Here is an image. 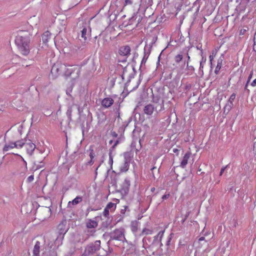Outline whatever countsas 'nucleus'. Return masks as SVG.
I'll return each instance as SVG.
<instances>
[{"instance_id": "f257e3e1", "label": "nucleus", "mask_w": 256, "mask_h": 256, "mask_svg": "<svg viewBox=\"0 0 256 256\" xmlns=\"http://www.w3.org/2000/svg\"><path fill=\"white\" fill-rule=\"evenodd\" d=\"M80 73V68L78 66L70 65L67 64H54L51 70L52 75L56 78L62 74L66 78L71 77L72 81L78 78Z\"/></svg>"}, {"instance_id": "f03ea898", "label": "nucleus", "mask_w": 256, "mask_h": 256, "mask_svg": "<svg viewBox=\"0 0 256 256\" xmlns=\"http://www.w3.org/2000/svg\"><path fill=\"white\" fill-rule=\"evenodd\" d=\"M30 38L27 32L20 31L18 33L15 38V44L18 51L24 56L30 53Z\"/></svg>"}, {"instance_id": "7ed1b4c3", "label": "nucleus", "mask_w": 256, "mask_h": 256, "mask_svg": "<svg viewBox=\"0 0 256 256\" xmlns=\"http://www.w3.org/2000/svg\"><path fill=\"white\" fill-rule=\"evenodd\" d=\"M101 248V242L96 240L93 242H90L85 248L82 256H92L100 250Z\"/></svg>"}, {"instance_id": "20e7f679", "label": "nucleus", "mask_w": 256, "mask_h": 256, "mask_svg": "<svg viewBox=\"0 0 256 256\" xmlns=\"http://www.w3.org/2000/svg\"><path fill=\"white\" fill-rule=\"evenodd\" d=\"M144 112L147 116H152L154 112L157 114L163 111L162 104L159 105H154L152 104H148L144 108Z\"/></svg>"}, {"instance_id": "39448f33", "label": "nucleus", "mask_w": 256, "mask_h": 256, "mask_svg": "<svg viewBox=\"0 0 256 256\" xmlns=\"http://www.w3.org/2000/svg\"><path fill=\"white\" fill-rule=\"evenodd\" d=\"M124 162L120 168V170L122 172H126L128 170L130 163L132 158V156L130 152H126L124 154Z\"/></svg>"}, {"instance_id": "423d86ee", "label": "nucleus", "mask_w": 256, "mask_h": 256, "mask_svg": "<svg viewBox=\"0 0 256 256\" xmlns=\"http://www.w3.org/2000/svg\"><path fill=\"white\" fill-rule=\"evenodd\" d=\"M111 240L124 241L126 240L124 234V230L122 228L116 229L110 234Z\"/></svg>"}, {"instance_id": "0eeeda50", "label": "nucleus", "mask_w": 256, "mask_h": 256, "mask_svg": "<svg viewBox=\"0 0 256 256\" xmlns=\"http://www.w3.org/2000/svg\"><path fill=\"white\" fill-rule=\"evenodd\" d=\"M130 48L128 46H121L118 50V54L122 56H124L122 62H126L128 56L130 54Z\"/></svg>"}, {"instance_id": "6e6552de", "label": "nucleus", "mask_w": 256, "mask_h": 256, "mask_svg": "<svg viewBox=\"0 0 256 256\" xmlns=\"http://www.w3.org/2000/svg\"><path fill=\"white\" fill-rule=\"evenodd\" d=\"M130 186V181L129 178H126L122 184L121 192L125 195L128 194Z\"/></svg>"}, {"instance_id": "1a4fd4ad", "label": "nucleus", "mask_w": 256, "mask_h": 256, "mask_svg": "<svg viewBox=\"0 0 256 256\" xmlns=\"http://www.w3.org/2000/svg\"><path fill=\"white\" fill-rule=\"evenodd\" d=\"M27 153L32 156L33 154L34 151L36 149V145L32 143L30 140H27L25 144Z\"/></svg>"}, {"instance_id": "9d476101", "label": "nucleus", "mask_w": 256, "mask_h": 256, "mask_svg": "<svg viewBox=\"0 0 256 256\" xmlns=\"http://www.w3.org/2000/svg\"><path fill=\"white\" fill-rule=\"evenodd\" d=\"M164 230L160 231L158 234L154 237L153 244L159 246L161 247L162 246V240L164 234Z\"/></svg>"}, {"instance_id": "9b49d317", "label": "nucleus", "mask_w": 256, "mask_h": 256, "mask_svg": "<svg viewBox=\"0 0 256 256\" xmlns=\"http://www.w3.org/2000/svg\"><path fill=\"white\" fill-rule=\"evenodd\" d=\"M152 102L154 105H159L162 104L163 110H164V100L161 98L159 95L154 96L152 94Z\"/></svg>"}, {"instance_id": "f8f14e48", "label": "nucleus", "mask_w": 256, "mask_h": 256, "mask_svg": "<svg viewBox=\"0 0 256 256\" xmlns=\"http://www.w3.org/2000/svg\"><path fill=\"white\" fill-rule=\"evenodd\" d=\"M91 29L88 26L84 27L82 30L81 31V36L82 38L84 39V42H86L88 38L90 36Z\"/></svg>"}, {"instance_id": "ddd939ff", "label": "nucleus", "mask_w": 256, "mask_h": 256, "mask_svg": "<svg viewBox=\"0 0 256 256\" xmlns=\"http://www.w3.org/2000/svg\"><path fill=\"white\" fill-rule=\"evenodd\" d=\"M114 104V100L110 98H104L102 101V105L105 108L110 107Z\"/></svg>"}, {"instance_id": "4468645a", "label": "nucleus", "mask_w": 256, "mask_h": 256, "mask_svg": "<svg viewBox=\"0 0 256 256\" xmlns=\"http://www.w3.org/2000/svg\"><path fill=\"white\" fill-rule=\"evenodd\" d=\"M190 157V154L188 152H186L184 155L182 160L181 161L180 166L182 168H184L186 164H188V160Z\"/></svg>"}, {"instance_id": "2eb2a0df", "label": "nucleus", "mask_w": 256, "mask_h": 256, "mask_svg": "<svg viewBox=\"0 0 256 256\" xmlns=\"http://www.w3.org/2000/svg\"><path fill=\"white\" fill-rule=\"evenodd\" d=\"M40 243L36 241L33 249L32 256H40Z\"/></svg>"}, {"instance_id": "dca6fc26", "label": "nucleus", "mask_w": 256, "mask_h": 256, "mask_svg": "<svg viewBox=\"0 0 256 256\" xmlns=\"http://www.w3.org/2000/svg\"><path fill=\"white\" fill-rule=\"evenodd\" d=\"M250 1V0H241V3L239 6L237 7V8L239 9L240 12H242L245 10L246 6Z\"/></svg>"}, {"instance_id": "f3484780", "label": "nucleus", "mask_w": 256, "mask_h": 256, "mask_svg": "<svg viewBox=\"0 0 256 256\" xmlns=\"http://www.w3.org/2000/svg\"><path fill=\"white\" fill-rule=\"evenodd\" d=\"M98 226V223L96 221L90 220L86 224V228L88 229L90 228H96Z\"/></svg>"}, {"instance_id": "a211bd4d", "label": "nucleus", "mask_w": 256, "mask_h": 256, "mask_svg": "<svg viewBox=\"0 0 256 256\" xmlns=\"http://www.w3.org/2000/svg\"><path fill=\"white\" fill-rule=\"evenodd\" d=\"M224 60L223 56L222 55L219 58L218 60L217 65L214 70V72L216 74H218L222 66V62Z\"/></svg>"}, {"instance_id": "6ab92c4d", "label": "nucleus", "mask_w": 256, "mask_h": 256, "mask_svg": "<svg viewBox=\"0 0 256 256\" xmlns=\"http://www.w3.org/2000/svg\"><path fill=\"white\" fill-rule=\"evenodd\" d=\"M96 232V230H88L85 231L86 236L84 238V241L88 240L90 236H94Z\"/></svg>"}, {"instance_id": "aec40b11", "label": "nucleus", "mask_w": 256, "mask_h": 256, "mask_svg": "<svg viewBox=\"0 0 256 256\" xmlns=\"http://www.w3.org/2000/svg\"><path fill=\"white\" fill-rule=\"evenodd\" d=\"M150 50H148L146 51V48H144V54L143 58L141 61L140 66H142V64H144V65L145 64L150 56Z\"/></svg>"}, {"instance_id": "412c9836", "label": "nucleus", "mask_w": 256, "mask_h": 256, "mask_svg": "<svg viewBox=\"0 0 256 256\" xmlns=\"http://www.w3.org/2000/svg\"><path fill=\"white\" fill-rule=\"evenodd\" d=\"M82 197L80 196H77L72 202H69L68 203V206H70L72 204V205H76L82 202Z\"/></svg>"}, {"instance_id": "4be33fe9", "label": "nucleus", "mask_w": 256, "mask_h": 256, "mask_svg": "<svg viewBox=\"0 0 256 256\" xmlns=\"http://www.w3.org/2000/svg\"><path fill=\"white\" fill-rule=\"evenodd\" d=\"M51 34L48 31L45 32L42 35V40L44 43L46 44L48 42L50 39Z\"/></svg>"}, {"instance_id": "5701e85b", "label": "nucleus", "mask_w": 256, "mask_h": 256, "mask_svg": "<svg viewBox=\"0 0 256 256\" xmlns=\"http://www.w3.org/2000/svg\"><path fill=\"white\" fill-rule=\"evenodd\" d=\"M236 98V94H232L230 96V98L228 100V102L230 104V105L228 106V105H226V106L224 107V111L226 110V108L227 107H228V112L230 110L231 108H232V106L233 105V102L234 100Z\"/></svg>"}, {"instance_id": "b1692460", "label": "nucleus", "mask_w": 256, "mask_h": 256, "mask_svg": "<svg viewBox=\"0 0 256 256\" xmlns=\"http://www.w3.org/2000/svg\"><path fill=\"white\" fill-rule=\"evenodd\" d=\"M26 139H22L20 140H18L16 142H14V144L16 145V148H22L24 145H25V144L26 141Z\"/></svg>"}, {"instance_id": "393cba45", "label": "nucleus", "mask_w": 256, "mask_h": 256, "mask_svg": "<svg viewBox=\"0 0 256 256\" xmlns=\"http://www.w3.org/2000/svg\"><path fill=\"white\" fill-rule=\"evenodd\" d=\"M16 145L14 144V142H10L9 144H6L4 146L3 148V151L4 152H7L10 149L16 148Z\"/></svg>"}, {"instance_id": "a878e982", "label": "nucleus", "mask_w": 256, "mask_h": 256, "mask_svg": "<svg viewBox=\"0 0 256 256\" xmlns=\"http://www.w3.org/2000/svg\"><path fill=\"white\" fill-rule=\"evenodd\" d=\"M112 150H110L108 156H109V160H108V164L110 166V168H112V164H113V156L112 155Z\"/></svg>"}, {"instance_id": "bb28decb", "label": "nucleus", "mask_w": 256, "mask_h": 256, "mask_svg": "<svg viewBox=\"0 0 256 256\" xmlns=\"http://www.w3.org/2000/svg\"><path fill=\"white\" fill-rule=\"evenodd\" d=\"M182 58L183 56L182 54H178L174 58V61L176 64L180 63L182 60Z\"/></svg>"}, {"instance_id": "cd10ccee", "label": "nucleus", "mask_w": 256, "mask_h": 256, "mask_svg": "<svg viewBox=\"0 0 256 256\" xmlns=\"http://www.w3.org/2000/svg\"><path fill=\"white\" fill-rule=\"evenodd\" d=\"M116 207V205L115 204L113 203V202H108L106 208L108 209V210H110V209H114Z\"/></svg>"}, {"instance_id": "c85d7f7f", "label": "nucleus", "mask_w": 256, "mask_h": 256, "mask_svg": "<svg viewBox=\"0 0 256 256\" xmlns=\"http://www.w3.org/2000/svg\"><path fill=\"white\" fill-rule=\"evenodd\" d=\"M152 230L148 228H144L142 231V234L148 235L152 234Z\"/></svg>"}, {"instance_id": "c756f323", "label": "nucleus", "mask_w": 256, "mask_h": 256, "mask_svg": "<svg viewBox=\"0 0 256 256\" xmlns=\"http://www.w3.org/2000/svg\"><path fill=\"white\" fill-rule=\"evenodd\" d=\"M44 163L43 161H41L39 162V164H36V162H34V166L36 167V170L40 169L42 168H43L44 166Z\"/></svg>"}, {"instance_id": "7c9ffc66", "label": "nucleus", "mask_w": 256, "mask_h": 256, "mask_svg": "<svg viewBox=\"0 0 256 256\" xmlns=\"http://www.w3.org/2000/svg\"><path fill=\"white\" fill-rule=\"evenodd\" d=\"M216 52L214 50H212L209 56L210 61L211 65L212 64V61L213 60L214 58L216 56Z\"/></svg>"}, {"instance_id": "2f4dec72", "label": "nucleus", "mask_w": 256, "mask_h": 256, "mask_svg": "<svg viewBox=\"0 0 256 256\" xmlns=\"http://www.w3.org/2000/svg\"><path fill=\"white\" fill-rule=\"evenodd\" d=\"M42 210L44 212L48 213V216H50L51 214V209L48 207H42Z\"/></svg>"}, {"instance_id": "473e14b6", "label": "nucleus", "mask_w": 256, "mask_h": 256, "mask_svg": "<svg viewBox=\"0 0 256 256\" xmlns=\"http://www.w3.org/2000/svg\"><path fill=\"white\" fill-rule=\"evenodd\" d=\"M34 180V176L31 175L27 178L26 181L27 182L30 183V182H32Z\"/></svg>"}, {"instance_id": "72a5a7b5", "label": "nucleus", "mask_w": 256, "mask_h": 256, "mask_svg": "<svg viewBox=\"0 0 256 256\" xmlns=\"http://www.w3.org/2000/svg\"><path fill=\"white\" fill-rule=\"evenodd\" d=\"M120 142L119 140H117L114 143V145L110 148V150H112V151L116 148V146Z\"/></svg>"}, {"instance_id": "f704fd0d", "label": "nucleus", "mask_w": 256, "mask_h": 256, "mask_svg": "<svg viewBox=\"0 0 256 256\" xmlns=\"http://www.w3.org/2000/svg\"><path fill=\"white\" fill-rule=\"evenodd\" d=\"M103 215L106 218H107L109 215V210L106 208L104 209V210L103 212Z\"/></svg>"}, {"instance_id": "c9c22d12", "label": "nucleus", "mask_w": 256, "mask_h": 256, "mask_svg": "<svg viewBox=\"0 0 256 256\" xmlns=\"http://www.w3.org/2000/svg\"><path fill=\"white\" fill-rule=\"evenodd\" d=\"M248 28H242L240 31V35H244L245 34L246 32L248 30Z\"/></svg>"}, {"instance_id": "e433bc0d", "label": "nucleus", "mask_w": 256, "mask_h": 256, "mask_svg": "<svg viewBox=\"0 0 256 256\" xmlns=\"http://www.w3.org/2000/svg\"><path fill=\"white\" fill-rule=\"evenodd\" d=\"M186 68L190 72H192L194 70V66H189V64H188V66H186Z\"/></svg>"}, {"instance_id": "4c0bfd02", "label": "nucleus", "mask_w": 256, "mask_h": 256, "mask_svg": "<svg viewBox=\"0 0 256 256\" xmlns=\"http://www.w3.org/2000/svg\"><path fill=\"white\" fill-rule=\"evenodd\" d=\"M252 75H253V70H252L248 76V80H247V83H249L250 82V81L252 78Z\"/></svg>"}, {"instance_id": "58836bf2", "label": "nucleus", "mask_w": 256, "mask_h": 256, "mask_svg": "<svg viewBox=\"0 0 256 256\" xmlns=\"http://www.w3.org/2000/svg\"><path fill=\"white\" fill-rule=\"evenodd\" d=\"M132 4V0H125V1H124V6L131 5Z\"/></svg>"}, {"instance_id": "ea45409f", "label": "nucleus", "mask_w": 256, "mask_h": 256, "mask_svg": "<svg viewBox=\"0 0 256 256\" xmlns=\"http://www.w3.org/2000/svg\"><path fill=\"white\" fill-rule=\"evenodd\" d=\"M90 156L91 159H93L94 158V150L92 149H90Z\"/></svg>"}, {"instance_id": "a19ab883", "label": "nucleus", "mask_w": 256, "mask_h": 256, "mask_svg": "<svg viewBox=\"0 0 256 256\" xmlns=\"http://www.w3.org/2000/svg\"><path fill=\"white\" fill-rule=\"evenodd\" d=\"M126 68L124 69L123 73L122 75V78L124 80L126 76Z\"/></svg>"}, {"instance_id": "79ce46f5", "label": "nucleus", "mask_w": 256, "mask_h": 256, "mask_svg": "<svg viewBox=\"0 0 256 256\" xmlns=\"http://www.w3.org/2000/svg\"><path fill=\"white\" fill-rule=\"evenodd\" d=\"M172 240V237H171V235L168 236V240H167V242H166V246H169L170 244V241Z\"/></svg>"}, {"instance_id": "37998d69", "label": "nucleus", "mask_w": 256, "mask_h": 256, "mask_svg": "<svg viewBox=\"0 0 256 256\" xmlns=\"http://www.w3.org/2000/svg\"><path fill=\"white\" fill-rule=\"evenodd\" d=\"M170 196V194H164V196H162V198L164 200H166V199H167L169 198Z\"/></svg>"}, {"instance_id": "c03bdc74", "label": "nucleus", "mask_w": 256, "mask_h": 256, "mask_svg": "<svg viewBox=\"0 0 256 256\" xmlns=\"http://www.w3.org/2000/svg\"><path fill=\"white\" fill-rule=\"evenodd\" d=\"M227 167V166H225V167H223L221 168L220 170V176H221L222 174L224 173L226 168Z\"/></svg>"}, {"instance_id": "a18cd8bd", "label": "nucleus", "mask_w": 256, "mask_h": 256, "mask_svg": "<svg viewBox=\"0 0 256 256\" xmlns=\"http://www.w3.org/2000/svg\"><path fill=\"white\" fill-rule=\"evenodd\" d=\"M187 60H186V66H188V64H189V62H190V56H189L188 53H187Z\"/></svg>"}, {"instance_id": "49530a36", "label": "nucleus", "mask_w": 256, "mask_h": 256, "mask_svg": "<svg viewBox=\"0 0 256 256\" xmlns=\"http://www.w3.org/2000/svg\"><path fill=\"white\" fill-rule=\"evenodd\" d=\"M253 152H254V154L256 155V142L254 144Z\"/></svg>"}, {"instance_id": "de8ad7c7", "label": "nucleus", "mask_w": 256, "mask_h": 256, "mask_svg": "<svg viewBox=\"0 0 256 256\" xmlns=\"http://www.w3.org/2000/svg\"><path fill=\"white\" fill-rule=\"evenodd\" d=\"M111 134L114 138H116L118 136V134L115 132H112Z\"/></svg>"}, {"instance_id": "09e8293b", "label": "nucleus", "mask_w": 256, "mask_h": 256, "mask_svg": "<svg viewBox=\"0 0 256 256\" xmlns=\"http://www.w3.org/2000/svg\"><path fill=\"white\" fill-rule=\"evenodd\" d=\"M132 230L133 232H136L137 230V228L136 226H134V224L132 225Z\"/></svg>"}, {"instance_id": "8fccbe9b", "label": "nucleus", "mask_w": 256, "mask_h": 256, "mask_svg": "<svg viewBox=\"0 0 256 256\" xmlns=\"http://www.w3.org/2000/svg\"><path fill=\"white\" fill-rule=\"evenodd\" d=\"M251 86L253 87H254L256 86V78L254 79L252 82L251 83Z\"/></svg>"}, {"instance_id": "3c124183", "label": "nucleus", "mask_w": 256, "mask_h": 256, "mask_svg": "<svg viewBox=\"0 0 256 256\" xmlns=\"http://www.w3.org/2000/svg\"><path fill=\"white\" fill-rule=\"evenodd\" d=\"M37 150H38L40 151V154H42L44 152L45 150L44 149V148H42L41 149H39L38 148H37Z\"/></svg>"}, {"instance_id": "603ef678", "label": "nucleus", "mask_w": 256, "mask_h": 256, "mask_svg": "<svg viewBox=\"0 0 256 256\" xmlns=\"http://www.w3.org/2000/svg\"><path fill=\"white\" fill-rule=\"evenodd\" d=\"M94 162V161L93 160V159L90 158V162H88V164H89L90 165H92V164H93Z\"/></svg>"}, {"instance_id": "864d4df0", "label": "nucleus", "mask_w": 256, "mask_h": 256, "mask_svg": "<svg viewBox=\"0 0 256 256\" xmlns=\"http://www.w3.org/2000/svg\"><path fill=\"white\" fill-rule=\"evenodd\" d=\"M64 227V225L62 224H60L58 226V228L61 230Z\"/></svg>"}, {"instance_id": "5fc2aeb1", "label": "nucleus", "mask_w": 256, "mask_h": 256, "mask_svg": "<svg viewBox=\"0 0 256 256\" xmlns=\"http://www.w3.org/2000/svg\"><path fill=\"white\" fill-rule=\"evenodd\" d=\"M203 68V65L202 64V62H200V70L201 68Z\"/></svg>"}, {"instance_id": "6e6d98bb", "label": "nucleus", "mask_w": 256, "mask_h": 256, "mask_svg": "<svg viewBox=\"0 0 256 256\" xmlns=\"http://www.w3.org/2000/svg\"><path fill=\"white\" fill-rule=\"evenodd\" d=\"M100 166V164H99V165L97 166V168H96V174H97V170H98V168Z\"/></svg>"}, {"instance_id": "4d7b16f0", "label": "nucleus", "mask_w": 256, "mask_h": 256, "mask_svg": "<svg viewBox=\"0 0 256 256\" xmlns=\"http://www.w3.org/2000/svg\"><path fill=\"white\" fill-rule=\"evenodd\" d=\"M248 83H247V82L246 83V85H245V86H244V89H245V90H247V88H248Z\"/></svg>"}, {"instance_id": "13d9d810", "label": "nucleus", "mask_w": 256, "mask_h": 256, "mask_svg": "<svg viewBox=\"0 0 256 256\" xmlns=\"http://www.w3.org/2000/svg\"><path fill=\"white\" fill-rule=\"evenodd\" d=\"M204 240V237H201V238H200L199 240L200 241H202V240Z\"/></svg>"}, {"instance_id": "bf43d9fd", "label": "nucleus", "mask_w": 256, "mask_h": 256, "mask_svg": "<svg viewBox=\"0 0 256 256\" xmlns=\"http://www.w3.org/2000/svg\"><path fill=\"white\" fill-rule=\"evenodd\" d=\"M254 46H255V42H254ZM253 50L255 52H256V48H255L254 46Z\"/></svg>"}, {"instance_id": "052dcab7", "label": "nucleus", "mask_w": 256, "mask_h": 256, "mask_svg": "<svg viewBox=\"0 0 256 256\" xmlns=\"http://www.w3.org/2000/svg\"><path fill=\"white\" fill-rule=\"evenodd\" d=\"M160 55H161V54H160V56H158V62H160Z\"/></svg>"}, {"instance_id": "680f3d73", "label": "nucleus", "mask_w": 256, "mask_h": 256, "mask_svg": "<svg viewBox=\"0 0 256 256\" xmlns=\"http://www.w3.org/2000/svg\"><path fill=\"white\" fill-rule=\"evenodd\" d=\"M112 142H113V140H110L109 142V144H112Z\"/></svg>"}, {"instance_id": "e2e57ef3", "label": "nucleus", "mask_w": 256, "mask_h": 256, "mask_svg": "<svg viewBox=\"0 0 256 256\" xmlns=\"http://www.w3.org/2000/svg\"><path fill=\"white\" fill-rule=\"evenodd\" d=\"M185 64H186V63H185V62H184V64H183V66H182V69H183V68H184V67Z\"/></svg>"}, {"instance_id": "0e129e2a", "label": "nucleus", "mask_w": 256, "mask_h": 256, "mask_svg": "<svg viewBox=\"0 0 256 256\" xmlns=\"http://www.w3.org/2000/svg\"><path fill=\"white\" fill-rule=\"evenodd\" d=\"M173 66H174V68H177V66L176 65H175V64H173Z\"/></svg>"}, {"instance_id": "69168bd1", "label": "nucleus", "mask_w": 256, "mask_h": 256, "mask_svg": "<svg viewBox=\"0 0 256 256\" xmlns=\"http://www.w3.org/2000/svg\"><path fill=\"white\" fill-rule=\"evenodd\" d=\"M154 188H152V189H151V190H152V191H154Z\"/></svg>"}, {"instance_id": "338daca9", "label": "nucleus", "mask_w": 256, "mask_h": 256, "mask_svg": "<svg viewBox=\"0 0 256 256\" xmlns=\"http://www.w3.org/2000/svg\"><path fill=\"white\" fill-rule=\"evenodd\" d=\"M176 150H174V152H176Z\"/></svg>"}, {"instance_id": "774afa93", "label": "nucleus", "mask_w": 256, "mask_h": 256, "mask_svg": "<svg viewBox=\"0 0 256 256\" xmlns=\"http://www.w3.org/2000/svg\"><path fill=\"white\" fill-rule=\"evenodd\" d=\"M154 168H155V167L152 168L151 170H153Z\"/></svg>"}]
</instances>
